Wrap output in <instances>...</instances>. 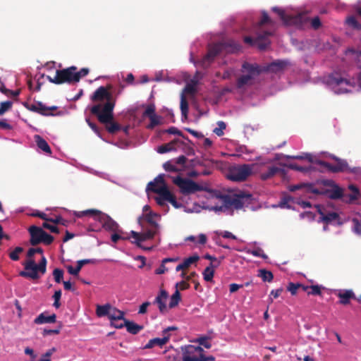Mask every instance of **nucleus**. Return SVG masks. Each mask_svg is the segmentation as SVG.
Here are the masks:
<instances>
[{
	"label": "nucleus",
	"mask_w": 361,
	"mask_h": 361,
	"mask_svg": "<svg viewBox=\"0 0 361 361\" xmlns=\"http://www.w3.org/2000/svg\"><path fill=\"white\" fill-rule=\"evenodd\" d=\"M343 191L337 185H334L333 188L329 192V197L331 200H338L343 197Z\"/></svg>",
	"instance_id": "35"
},
{
	"label": "nucleus",
	"mask_w": 361,
	"mask_h": 361,
	"mask_svg": "<svg viewBox=\"0 0 361 361\" xmlns=\"http://www.w3.org/2000/svg\"><path fill=\"white\" fill-rule=\"evenodd\" d=\"M56 322V314L48 315L47 312L39 314L34 320L35 324H51Z\"/></svg>",
	"instance_id": "23"
},
{
	"label": "nucleus",
	"mask_w": 361,
	"mask_h": 361,
	"mask_svg": "<svg viewBox=\"0 0 361 361\" xmlns=\"http://www.w3.org/2000/svg\"><path fill=\"white\" fill-rule=\"evenodd\" d=\"M217 125L218 128H214L213 131L216 135L221 136L224 135V130L226 129V125L224 121H219Z\"/></svg>",
	"instance_id": "48"
},
{
	"label": "nucleus",
	"mask_w": 361,
	"mask_h": 361,
	"mask_svg": "<svg viewBox=\"0 0 361 361\" xmlns=\"http://www.w3.org/2000/svg\"><path fill=\"white\" fill-rule=\"evenodd\" d=\"M288 168L293 170H295L300 172H307L308 171V169L307 167L300 166L296 164H288Z\"/></svg>",
	"instance_id": "62"
},
{
	"label": "nucleus",
	"mask_w": 361,
	"mask_h": 361,
	"mask_svg": "<svg viewBox=\"0 0 361 361\" xmlns=\"http://www.w3.org/2000/svg\"><path fill=\"white\" fill-rule=\"evenodd\" d=\"M272 11L275 13H276L281 19L283 21L285 24L287 25H291V24H298L302 22V15L298 14L296 16H289L286 14L283 10L274 7L272 8Z\"/></svg>",
	"instance_id": "18"
},
{
	"label": "nucleus",
	"mask_w": 361,
	"mask_h": 361,
	"mask_svg": "<svg viewBox=\"0 0 361 361\" xmlns=\"http://www.w3.org/2000/svg\"><path fill=\"white\" fill-rule=\"evenodd\" d=\"M53 276L54 278V280L56 283H59L61 282L63 277V271L60 269H55L53 271Z\"/></svg>",
	"instance_id": "49"
},
{
	"label": "nucleus",
	"mask_w": 361,
	"mask_h": 361,
	"mask_svg": "<svg viewBox=\"0 0 361 361\" xmlns=\"http://www.w3.org/2000/svg\"><path fill=\"white\" fill-rule=\"evenodd\" d=\"M89 73V69L82 68L79 71H75V75L78 76L77 82H78L81 78L86 76Z\"/></svg>",
	"instance_id": "59"
},
{
	"label": "nucleus",
	"mask_w": 361,
	"mask_h": 361,
	"mask_svg": "<svg viewBox=\"0 0 361 361\" xmlns=\"http://www.w3.org/2000/svg\"><path fill=\"white\" fill-rule=\"evenodd\" d=\"M300 283H289L287 286V290L291 293V295H294L297 293L298 289L300 288Z\"/></svg>",
	"instance_id": "53"
},
{
	"label": "nucleus",
	"mask_w": 361,
	"mask_h": 361,
	"mask_svg": "<svg viewBox=\"0 0 361 361\" xmlns=\"http://www.w3.org/2000/svg\"><path fill=\"white\" fill-rule=\"evenodd\" d=\"M96 262L94 259H81L78 260L77 262V266L76 267H73L72 266H68L67 267L68 271L70 274H72L73 276H78L80 271L81 270L82 267L87 264H94Z\"/></svg>",
	"instance_id": "24"
},
{
	"label": "nucleus",
	"mask_w": 361,
	"mask_h": 361,
	"mask_svg": "<svg viewBox=\"0 0 361 361\" xmlns=\"http://www.w3.org/2000/svg\"><path fill=\"white\" fill-rule=\"evenodd\" d=\"M220 44L222 45L223 51H226L230 53L237 52L241 48V46L233 39L221 42Z\"/></svg>",
	"instance_id": "25"
},
{
	"label": "nucleus",
	"mask_w": 361,
	"mask_h": 361,
	"mask_svg": "<svg viewBox=\"0 0 361 361\" xmlns=\"http://www.w3.org/2000/svg\"><path fill=\"white\" fill-rule=\"evenodd\" d=\"M317 207L318 209L317 211L319 214L321 215L320 219L323 222L328 224L333 221L339 219V215L338 213L333 212L325 214L322 209L320 208L319 205H317Z\"/></svg>",
	"instance_id": "27"
},
{
	"label": "nucleus",
	"mask_w": 361,
	"mask_h": 361,
	"mask_svg": "<svg viewBox=\"0 0 361 361\" xmlns=\"http://www.w3.org/2000/svg\"><path fill=\"white\" fill-rule=\"evenodd\" d=\"M180 300V292L178 291V290H176L175 291V293L171 297L169 305V307L173 308V307H176L178 305Z\"/></svg>",
	"instance_id": "41"
},
{
	"label": "nucleus",
	"mask_w": 361,
	"mask_h": 361,
	"mask_svg": "<svg viewBox=\"0 0 361 361\" xmlns=\"http://www.w3.org/2000/svg\"><path fill=\"white\" fill-rule=\"evenodd\" d=\"M24 106L27 109L38 113L42 116H54V114L52 112H47V109L45 105H44L42 102H37V104H29L25 103Z\"/></svg>",
	"instance_id": "20"
},
{
	"label": "nucleus",
	"mask_w": 361,
	"mask_h": 361,
	"mask_svg": "<svg viewBox=\"0 0 361 361\" xmlns=\"http://www.w3.org/2000/svg\"><path fill=\"white\" fill-rule=\"evenodd\" d=\"M123 325H125L128 333L135 335L143 329V326L139 325L133 322L124 319Z\"/></svg>",
	"instance_id": "28"
},
{
	"label": "nucleus",
	"mask_w": 361,
	"mask_h": 361,
	"mask_svg": "<svg viewBox=\"0 0 361 361\" xmlns=\"http://www.w3.org/2000/svg\"><path fill=\"white\" fill-rule=\"evenodd\" d=\"M111 98L112 96L111 93L104 86L97 88L91 97L92 102H102L106 100V102H114L111 101Z\"/></svg>",
	"instance_id": "19"
},
{
	"label": "nucleus",
	"mask_w": 361,
	"mask_h": 361,
	"mask_svg": "<svg viewBox=\"0 0 361 361\" xmlns=\"http://www.w3.org/2000/svg\"><path fill=\"white\" fill-rule=\"evenodd\" d=\"M222 51V45H221L220 42L210 45L208 48L207 53L203 56V58L197 62L194 63L202 68L206 69L209 67L212 63L214 61L216 56Z\"/></svg>",
	"instance_id": "14"
},
{
	"label": "nucleus",
	"mask_w": 361,
	"mask_h": 361,
	"mask_svg": "<svg viewBox=\"0 0 361 361\" xmlns=\"http://www.w3.org/2000/svg\"><path fill=\"white\" fill-rule=\"evenodd\" d=\"M149 118L150 120V123L147 126V128L149 129H152L155 126H158L160 123V121H159L160 118L157 115L151 116Z\"/></svg>",
	"instance_id": "56"
},
{
	"label": "nucleus",
	"mask_w": 361,
	"mask_h": 361,
	"mask_svg": "<svg viewBox=\"0 0 361 361\" xmlns=\"http://www.w3.org/2000/svg\"><path fill=\"white\" fill-rule=\"evenodd\" d=\"M326 85L338 94L350 92L348 87H354L355 84L353 80H348L339 73L330 74L325 80Z\"/></svg>",
	"instance_id": "3"
},
{
	"label": "nucleus",
	"mask_w": 361,
	"mask_h": 361,
	"mask_svg": "<svg viewBox=\"0 0 361 361\" xmlns=\"http://www.w3.org/2000/svg\"><path fill=\"white\" fill-rule=\"evenodd\" d=\"M173 183L178 187L180 192L183 195H189L199 191H209L207 186H203L194 180L183 178L180 176L171 177Z\"/></svg>",
	"instance_id": "4"
},
{
	"label": "nucleus",
	"mask_w": 361,
	"mask_h": 361,
	"mask_svg": "<svg viewBox=\"0 0 361 361\" xmlns=\"http://www.w3.org/2000/svg\"><path fill=\"white\" fill-rule=\"evenodd\" d=\"M178 140H175L172 142L164 144L158 147L157 152L159 154H164L176 149V144L178 142Z\"/></svg>",
	"instance_id": "33"
},
{
	"label": "nucleus",
	"mask_w": 361,
	"mask_h": 361,
	"mask_svg": "<svg viewBox=\"0 0 361 361\" xmlns=\"http://www.w3.org/2000/svg\"><path fill=\"white\" fill-rule=\"evenodd\" d=\"M262 16L261 20L258 23V27L259 28L267 23H271L272 21L270 19L269 16H268L267 13L266 11L262 12Z\"/></svg>",
	"instance_id": "54"
},
{
	"label": "nucleus",
	"mask_w": 361,
	"mask_h": 361,
	"mask_svg": "<svg viewBox=\"0 0 361 361\" xmlns=\"http://www.w3.org/2000/svg\"><path fill=\"white\" fill-rule=\"evenodd\" d=\"M30 234V243L32 246H35L41 243L45 245H50L53 243L54 238L52 235L47 233L42 228L32 226L29 228Z\"/></svg>",
	"instance_id": "10"
},
{
	"label": "nucleus",
	"mask_w": 361,
	"mask_h": 361,
	"mask_svg": "<svg viewBox=\"0 0 361 361\" xmlns=\"http://www.w3.org/2000/svg\"><path fill=\"white\" fill-rule=\"evenodd\" d=\"M42 227L46 228V229L49 230L52 233H59V229L58 228V227L54 226V225L49 224L48 223V221L44 222L42 224Z\"/></svg>",
	"instance_id": "60"
},
{
	"label": "nucleus",
	"mask_w": 361,
	"mask_h": 361,
	"mask_svg": "<svg viewBox=\"0 0 361 361\" xmlns=\"http://www.w3.org/2000/svg\"><path fill=\"white\" fill-rule=\"evenodd\" d=\"M35 254V252L33 247L28 250L27 252L28 259L23 263L25 270L19 273L20 276L35 280L40 277L39 273L42 275L46 273L47 263L46 257L42 255L39 264H36L35 259H32Z\"/></svg>",
	"instance_id": "2"
},
{
	"label": "nucleus",
	"mask_w": 361,
	"mask_h": 361,
	"mask_svg": "<svg viewBox=\"0 0 361 361\" xmlns=\"http://www.w3.org/2000/svg\"><path fill=\"white\" fill-rule=\"evenodd\" d=\"M197 342L200 345H203L204 348L209 349L212 347L211 343L208 341L207 337H201L197 339Z\"/></svg>",
	"instance_id": "61"
},
{
	"label": "nucleus",
	"mask_w": 361,
	"mask_h": 361,
	"mask_svg": "<svg viewBox=\"0 0 361 361\" xmlns=\"http://www.w3.org/2000/svg\"><path fill=\"white\" fill-rule=\"evenodd\" d=\"M288 159H307L310 162H313L312 156L310 154H305L304 155H298V156H288Z\"/></svg>",
	"instance_id": "57"
},
{
	"label": "nucleus",
	"mask_w": 361,
	"mask_h": 361,
	"mask_svg": "<svg viewBox=\"0 0 361 361\" xmlns=\"http://www.w3.org/2000/svg\"><path fill=\"white\" fill-rule=\"evenodd\" d=\"M346 54H351L352 55V58L354 60L357 61V63H360L361 62V51H357V50H355V49H349L346 51Z\"/></svg>",
	"instance_id": "47"
},
{
	"label": "nucleus",
	"mask_w": 361,
	"mask_h": 361,
	"mask_svg": "<svg viewBox=\"0 0 361 361\" xmlns=\"http://www.w3.org/2000/svg\"><path fill=\"white\" fill-rule=\"evenodd\" d=\"M349 190L352 192V194L349 195L350 201H355L359 200L360 197V193L357 187L355 185L350 184L348 186Z\"/></svg>",
	"instance_id": "40"
},
{
	"label": "nucleus",
	"mask_w": 361,
	"mask_h": 361,
	"mask_svg": "<svg viewBox=\"0 0 361 361\" xmlns=\"http://www.w3.org/2000/svg\"><path fill=\"white\" fill-rule=\"evenodd\" d=\"M183 361H214L213 355L205 356L200 346L189 345L183 349Z\"/></svg>",
	"instance_id": "8"
},
{
	"label": "nucleus",
	"mask_w": 361,
	"mask_h": 361,
	"mask_svg": "<svg viewBox=\"0 0 361 361\" xmlns=\"http://www.w3.org/2000/svg\"><path fill=\"white\" fill-rule=\"evenodd\" d=\"M158 231L153 229H148L145 232L138 233L134 231H130V237L134 238L135 240L132 241V243L135 244L138 247L144 250H151V247H144L141 243L147 240L152 239L157 233Z\"/></svg>",
	"instance_id": "16"
},
{
	"label": "nucleus",
	"mask_w": 361,
	"mask_h": 361,
	"mask_svg": "<svg viewBox=\"0 0 361 361\" xmlns=\"http://www.w3.org/2000/svg\"><path fill=\"white\" fill-rule=\"evenodd\" d=\"M109 320L111 321H123L124 319H126L124 317V312L123 311H121L116 307H113L111 306V311L109 312V316H108Z\"/></svg>",
	"instance_id": "30"
},
{
	"label": "nucleus",
	"mask_w": 361,
	"mask_h": 361,
	"mask_svg": "<svg viewBox=\"0 0 361 361\" xmlns=\"http://www.w3.org/2000/svg\"><path fill=\"white\" fill-rule=\"evenodd\" d=\"M258 276L261 277L264 282H271L274 279L272 272L266 269H259Z\"/></svg>",
	"instance_id": "39"
},
{
	"label": "nucleus",
	"mask_w": 361,
	"mask_h": 361,
	"mask_svg": "<svg viewBox=\"0 0 361 361\" xmlns=\"http://www.w3.org/2000/svg\"><path fill=\"white\" fill-rule=\"evenodd\" d=\"M35 140L37 143V147L42 149L43 152L51 154V150L50 147L49 146L47 142L42 138L40 135H35Z\"/></svg>",
	"instance_id": "31"
},
{
	"label": "nucleus",
	"mask_w": 361,
	"mask_h": 361,
	"mask_svg": "<svg viewBox=\"0 0 361 361\" xmlns=\"http://www.w3.org/2000/svg\"><path fill=\"white\" fill-rule=\"evenodd\" d=\"M151 183H154L156 188H160L161 186L166 185L164 181V175L159 174L154 178V180L152 181Z\"/></svg>",
	"instance_id": "52"
},
{
	"label": "nucleus",
	"mask_w": 361,
	"mask_h": 361,
	"mask_svg": "<svg viewBox=\"0 0 361 361\" xmlns=\"http://www.w3.org/2000/svg\"><path fill=\"white\" fill-rule=\"evenodd\" d=\"M332 159L336 161V163L335 164L329 163L325 161H321V160L318 161L317 164L319 166L326 168L329 171H331L332 173H339V172H344V171H350L352 173L357 172L356 168L350 169L348 167V162L345 159H339L335 156H333Z\"/></svg>",
	"instance_id": "13"
},
{
	"label": "nucleus",
	"mask_w": 361,
	"mask_h": 361,
	"mask_svg": "<svg viewBox=\"0 0 361 361\" xmlns=\"http://www.w3.org/2000/svg\"><path fill=\"white\" fill-rule=\"evenodd\" d=\"M195 85V82L193 84H187L184 88V92L191 94H195L196 92Z\"/></svg>",
	"instance_id": "63"
},
{
	"label": "nucleus",
	"mask_w": 361,
	"mask_h": 361,
	"mask_svg": "<svg viewBox=\"0 0 361 361\" xmlns=\"http://www.w3.org/2000/svg\"><path fill=\"white\" fill-rule=\"evenodd\" d=\"M352 231L356 235L361 236V219L353 218L352 219Z\"/></svg>",
	"instance_id": "42"
},
{
	"label": "nucleus",
	"mask_w": 361,
	"mask_h": 361,
	"mask_svg": "<svg viewBox=\"0 0 361 361\" xmlns=\"http://www.w3.org/2000/svg\"><path fill=\"white\" fill-rule=\"evenodd\" d=\"M87 215L94 217L95 220L99 221L102 224L103 227L106 230L116 231L118 228V224L114 220H113L109 216L97 209H87L79 212L76 214L79 218Z\"/></svg>",
	"instance_id": "6"
},
{
	"label": "nucleus",
	"mask_w": 361,
	"mask_h": 361,
	"mask_svg": "<svg viewBox=\"0 0 361 361\" xmlns=\"http://www.w3.org/2000/svg\"><path fill=\"white\" fill-rule=\"evenodd\" d=\"M169 341V336H164L163 338H154L150 339L148 343L145 345V348L149 349L154 346L163 347Z\"/></svg>",
	"instance_id": "26"
},
{
	"label": "nucleus",
	"mask_w": 361,
	"mask_h": 361,
	"mask_svg": "<svg viewBox=\"0 0 361 361\" xmlns=\"http://www.w3.org/2000/svg\"><path fill=\"white\" fill-rule=\"evenodd\" d=\"M169 297V294L166 290L161 289L159 295L155 298L153 304H157L159 312L164 313L166 311V300Z\"/></svg>",
	"instance_id": "21"
},
{
	"label": "nucleus",
	"mask_w": 361,
	"mask_h": 361,
	"mask_svg": "<svg viewBox=\"0 0 361 361\" xmlns=\"http://www.w3.org/2000/svg\"><path fill=\"white\" fill-rule=\"evenodd\" d=\"M272 33L269 31H259L255 38L250 36H245L244 42L250 46H257L259 50H265L271 44L269 37Z\"/></svg>",
	"instance_id": "12"
},
{
	"label": "nucleus",
	"mask_w": 361,
	"mask_h": 361,
	"mask_svg": "<svg viewBox=\"0 0 361 361\" xmlns=\"http://www.w3.org/2000/svg\"><path fill=\"white\" fill-rule=\"evenodd\" d=\"M241 72L243 74L236 81V86L238 89L252 84V80L260 74L259 65L244 62L242 65Z\"/></svg>",
	"instance_id": "5"
},
{
	"label": "nucleus",
	"mask_w": 361,
	"mask_h": 361,
	"mask_svg": "<svg viewBox=\"0 0 361 361\" xmlns=\"http://www.w3.org/2000/svg\"><path fill=\"white\" fill-rule=\"evenodd\" d=\"M13 103L10 101H6L1 102L0 104V115H3L6 111H8L11 106Z\"/></svg>",
	"instance_id": "50"
},
{
	"label": "nucleus",
	"mask_w": 361,
	"mask_h": 361,
	"mask_svg": "<svg viewBox=\"0 0 361 361\" xmlns=\"http://www.w3.org/2000/svg\"><path fill=\"white\" fill-rule=\"evenodd\" d=\"M114 106L115 102H105L104 104H97L90 108V113L96 116L101 123L106 124V130L111 134L116 133L121 128L118 123L113 121Z\"/></svg>",
	"instance_id": "1"
},
{
	"label": "nucleus",
	"mask_w": 361,
	"mask_h": 361,
	"mask_svg": "<svg viewBox=\"0 0 361 361\" xmlns=\"http://www.w3.org/2000/svg\"><path fill=\"white\" fill-rule=\"evenodd\" d=\"M220 264V262H218L217 264L210 263L208 267H207L203 273V278L206 281H212L214 275V269L217 267Z\"/></svg>",
	"instance_id": "29"
},
{
	"label": "nucleus",
	"mask_w": 361,
	"mask_h": 361,
	"mask_svg": "<svg viewBox=\"0 0 361 361\" xmlns=\"http://www.w3.org/2000/svg\"><path fill=\"white\" fill-rule=\"evenodd\" d=\"M173 161L176 163V165L184 166L187 161V158L185 156L181 155L176 159H173Z\"/></svg>",
	"instance_id": "64"
},
{
	"label": "nucleus",
	"mask_w": 361,
	"mask_h": 361,
	"mask_svg": "<svg viewBox=\"0 0 361 361\" xmlns=\"http://www.w3.org/2000/svg\"><path fill=\"white\" fill-rule=\"evenodd\" d=\"M288 62L284 60H276L267 65L259 66L260 73H279L283 71L287 66Z\"/></svg>",
	"instance_id": "17"
},
{
	"label": "nucleus",
	"mask_w": 361,
	"mask_h": 361,
	"mask_svg": "<svg viewBox=\"0 0 361 361\" xmlns=\"http://www.w3.org/2000/svg\"><path fill=\"white\" fill-rule=\"evenodd\" d=\"M251 197L252 195L250 194L243 192H240L233 195H222L220 196L221 200L223 203L226 204L228 210L231 208L235 209H242L245 204L244 200H250Z\"/></svg>",
	"instance_id": "9"
},
{
	"label": "nucleus",
	"mask_w": 361,
	"mask_h": 361,
	"mask_svg": "<svg viewBox=\"0 0 361 361\" xmlns=\"http://www.w3.org/2000/svg\"><path fill=\"white\" fill-rule=\"evenodd\" d=\"M346 23L355 30H361V24L357 22L356 18L351 16H348L345 20Z\"/></svg>",
	"instance_id": "43"
},
{
	"label": "nucleus",
	"mask_w": 361,
	"mask_h": 361,
	"mask_svg": "<svg viewBox=\"0 0 361 361\" xmlns=\"http://www.w3.org/2000/svg\"><path fill=\"white\" fill-rule=\"evenodd\" d=\"M283 169L277 166H271L268 169L267 171L263 172L260 174L261 179L266 180L271 178L276 173L282 172Z\"/></svg>",
	"instance_id": "32"
},
{
	"label": "nucleus",
	"mask_w": 361,
	"mask_h": 361,
	"mask_svg": "<svg viewBox=\"0 0 361 361\" xmlns=\"http://www.w3.org/2000/svg\"><path fill=\"white\" fill-rule=\"evenodd\" d=\"M308 295H320L322 294L321 287L318 285L310 286V290L307 291Z\"/></svg>",
	"instance_id": "51"
},
{
	"label": "nucleus",
	"mask_w": 361,
	"mask_h": 361,
	"mask_svg": "<svg viewBox=\"0 0 361 361\" xmlns=\"http://www.w3.org/2000/svg\"><path fill=\"white\" fill-rule=\"evenodd\" d=\"M180 111L182 116L185 118H187L188 117V103L185 98V96L184 95V93L181 94L180 96Z\"/></svg>",
	"instance_id": "38"
},
{
	"label": "nucleus",
	"mask_w": 361,
	"mask_h": 361,
	"mask_svg": "<svg viewBox=\"0 0 361 361\" xmlns=\"http://www.w3.org/2000/svg\"><path fill=\"white\" fill-rule=\"evenodd\" d=\"M111 305L109 303L104 305H97L96 314L99 317H103L109 316V312L111 311Z\"/></svg>",
	"instance_id": "34"
},
{
	"label": "nucleus",
	"mask_w": 361,
	"mask_h": 361,
	"mask_svg": "<svg viewBox=\"0 0 361 361\" xmlns=\"http://www.w3.org/2000/svg\"><path fill=\"white\" fill-rule=\"evenodd\" d=\"M156 115L155 114V106L154 104H150L149 106H147V107L146 108L145 111H144L143 113V116H146V117H151V116H153Z\"/></svg>",
	"instance_id": "58"
},
{
	"label": "nucleus",
	"mask_w": 361,
	"mask_h": 361,
	"mask_svg": "<svg viewBox=\"0 0 361 361\" xmlns=\"http://www.w3.org/2000/svg\"><path fill=\"white\" fill-rule=\"evenodd\" d=\"M163 168L168 172H180L182 171V169L178 168L173 159L165 162L163 164Z\"/></svg>",
	"instance_id": "37"
},
{
	"label": "nucleus",
	"mask_w": 361,
	"mask_h": 361,
	"mask_svg": "<svg viewBox=\"0 0 361 361\" xmlns=\"http://www.w3.org/2000/svg\"><path fill=\"white\" fill-rule=\"evenodd\" d=\"M336 295L340 299L339 303L344 305H348L350 300L355 299V295L352 290H340Z\"/></svg>",
	"instance_id": "22"
},
{
	"label": "nucleus",
	"mask_w": 361,
	"mask_h": 361,
	"mask_svg": "<svg viewBox=\"0 0 361 361\" xmlns=\"http://www.w3.org/2000/svg\"><path fill=\"white\" fill-rule=\"evenodd\" d=\"M147 190L161 195L163 199L170 202L175 208L180 207V204L177 202L176 197L169 191L166 185L156 188L154 183H149Z\"/></svg>",
	"instance_id": "15"
},
{
	"label": "nucleus",
	"mask_w": 361,
	"mask_h": 361,
	"mask_svg": "<svg viewBox=\"0 0 361 361\" xmlns=\"http://www.w3.org/2000/svg\"><path fill=\"white\" fill-rule=\"evenodd\" d=\"M252 170V166L250 164L237 165L229 169L227 178L235 182L244 181L251 175Z\"/></svg>",
	"instance_id": "11"
},
{
	"label": "nucleus",
	"mask_w": 361,
	"mask_h": 361,
	"mask_svg": "<svg viewBox=\"0 0 361 361\" xmlns=\"http://www.w3.org/2000/svg\"><path fill=\"white\" fill-rule=\"evenodd\" d=\"M176 260H177V259H173V258L164 259L162 261V264L158 269H156L155 273L157 274H162L165 273V271H168V269H166L165 267L164 264L166 262H175Z\"/></svg>",
	"instance_id": "45"
},
{
	"label": "nucleus",
	"mask_w": 361,
	"mask_h": 361,
	"mask_svg": "<svg viewBox=\"0 0 361 361\" xmlns=\"http://www.w3.org/2000/svg\"><path fill=\"white\" fill-rule=\"evenodd\" d=\"M23 252V248L21 247H16L12 252L9 253V257L13 261L19 259V254Z\"/></svg>",
	"instance_id": "46"
},
{
	"label": "nucleus",
	"mask_w": 361,
	"mask_h": 361,
	"mask_svg": "<svg viewBox=\"0 0 361 361\" xmlns=\"http://www.w3.org/2000/svg\"><path fill=\"white\" fill-rule=\"evenodd\" d=\"M157 214L150 212L145 216L146 221L152 226L151 229L158 231L159 230V225L154 219V216H157Z\"/></svg>",
	"instance_id": "36"
},
{
	"label": "nucleus",
	"mask_w": 361,
	"mask_h": 361,
	"mask_svg": "<svg viewBox=\"0 0 361 361\" xmlns=\"http://www.w3.org/2000/svg\"><path fill=\"white\" fill-rule=\"evenodd\" d=\"M75 71H77V67L73 66L61 70H57L54 78L47 75V79L50 82L56 85L63 83L75 84L77 83V79L78 78V76L75 75Z\"/></svg>",
	"instance_id": "7"
},
{
	"label": "nucleus",
	"mask_w": 361,
	"mask_h": 361,
	"mask_svg": "<svg viewBox=\"0 0 361 361\" xmlns=\"http://www.w3.org/2000/svg\"><path fill=\"white\" fill-rule=\"evenodd\" d=\"M200 257L197 255H194L188 258H185L183 263V266L186 269L190 267V265L193 263L197 262L199 260Z\"/></svg>",
	"instance_id": "44"
},
{
	"label": "nucleus",
	"mask_w": 361,
	"mask_h": 361,
	"mask_svg": "<svg viewBox=\"0 0 361 361\" xmlns=\"http://www.w3.org/2000/svg\"><path fill=\"white\" fill-rule=\"evenodd\" d=\"M61 297V290H56L53 295V298L54 300L53 305L56 308H59L61 306V303H60Z\"/></svg>",
	"instance_id": "55"
}]
</instances>
